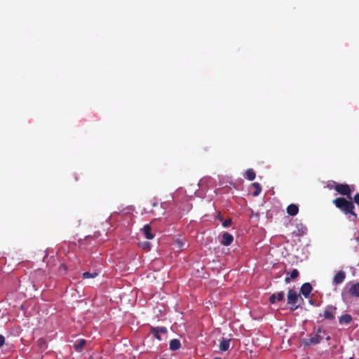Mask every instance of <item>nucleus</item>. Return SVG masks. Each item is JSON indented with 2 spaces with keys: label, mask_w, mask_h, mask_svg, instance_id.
Returning <instances> with one entry per match:
<instances>
[{
  "label": "nucleus",
  "mask_w": 359,
  "mask_h": 359,
  "mask_svg": "<svg viewBox=\"0 0 359 359\" xmlns=\"http://www.w3.org/2000/svg\"><path fill=\"white\" fill-rule=\"evenodd\" d=\"M302 233H304V231L303 229H302Z\"/></svg>",
  "instance_id": "nucleus-33"
},
{
  "label": "nucleus",
  "mask_w": 359,
  "mask_h": 359,
  "mask_svg": "<svg viewBox=\"0 0 359 359\" xmlns=\"http://www.w3.org/2000/svg\"><path fill=\"white\" fill-rule=\"evenodd\" d=\"M330 339V336H327V337H326V340H327V341H329Z\"/></svg>",
  "instance_id": "nucleus-29"
},
{
  "label": "nucleus",
  "mask_w": 359,
  "mask_h": 359,
  "mask_svg": "<svg viewBox=\"0 0 359 359\" xmlns=\"http://www.w3.org/2000/svg\"><path fill=\"white\" fill-rule=\"evenodd\" d=\"M231 222H232L231 219H229H229H226V220L222 223V225H223V226H224V227H228L229 226H230V225H231Z\"/></svg>",
  "instance_id": "nucleus-24"
},
{
  "label": "nucleus",
  "mask_w": 359,
  "mask_h": 359,
  "mask_svg": "<svg viewBox=\"0 0 359 359\" xmlns=\"http://www.w3.org/2000/svg\"><path fill=\"white\" fill-rule=\"evenodd\" d=\"M245 176H246V178L250 180V181H252L255 179L256 177V173L255 172V170L252 168H250V169H248L245 172Z\"/></svg>",
  "instance_id": "nucleus-19"
},
{
  "label": "nucleus",
  "mask_w": 359,
  "mask_h": 359,
  "mask_svg": "<svg viewBox=\"0 0 359 359\" xmlns=\"http://www.w3.org/2000/svg\"><path fill=\"white\" fill-rule=\"evenodd\" d=\"M284 299V292L280 291L276 295V299L278 301H282Z\"/></svg>",
  "instance_id": "nucleus-22"
},
{
  "label": "nucleus",
  "mask_w": 359,
  "mask_h": 359,
  "mask_svg": "<svg viewBox=\"0 0 359 359\" xmlns=\"http://www.w3.org/2000/svg\"><path fill=\"white\" fill-rule=\"evenodd\" d=\"M352 320L353 318L350 314H344L339 318V323L341 325H348L352 321Z\"/></svg>",
  "instance_id": "nucleus-14"
},
{
  "label": "nucleus",
  "mask_w": 359,
  "mask_h": 359,
  "mask_svg": "<svg viewBox=\"0 0 359 359\" xmlns=\"http://www.w3.org/2000/svg\"><path fill=\"white\" fill-rule=\"evenodd\" d=\"M37 346L41 350L46 349L47 348L46 341L43 338H40L37 341Z\"/></svg>",
  "instance_id": "nucleus-20"
},
{
  "label": "nucleus",
  "mask_w": 359,
  "mask_h": 359,
  "mask_svg": "<svg viewBox=\"0 0 359 359\" xmlns=\"http://www.w3.org/2000/svg\"><path fill=\"white\" fill-rule=\"evenodd\" d=\"M303 302L304 299L301 297L300 294H298L294 289H290L287 293V304L290 306V310L294 311L299 306L297 303Z\"/></svg>",
  "instance_id": "nucleus-2"
},
{
  "label": "nucleus",
  "mask_w": 359,
  "mask_h": 359,
  "mask_svg": "<svg viewBox=\"0 0 359 359\" xmlns=\"http://www.w3.org/2000/svg\"><path fill=\"white\" fill-rule=\"evenodd\" d=\"M157 205H158V203H157V202L154 201V202L152 203V206H153V207H156V206H157Z\"/></svg>",
  "instance_id": "nucleus-28"
},
{
  "label": "nucleus",
  "mask_w": 359,
  "mask_h": 359,
  "mask_svg": "<svg viewBox=\"0 0 359 359\" xmlns=\"http://www.w3.org/2000/svg\"><path fill=\"white\" fill-rule=\"evenodd\" d=\"M326 334V331L322 330L320 327H318L315 333H311L309 335V339H304L302 343L305 346H310L311 345H316L319 344L323 339L324 335Z\"/></svg>",
  "instance_id": "nucleus-3"
},
{
  "label": "nucleus",
  "mask_w": 359,
  "mask_h": 359,
  "mask_svg": "<svg viewBox=\"0 0 359 359\" xmlns=\"http://www.w3.org/2000/svg\"><path fill=\"white\" fill-rule=\"evenodd\" d=\"M335 191L344 196H346V198L351 199V194L352 190L351 189V187L347 184H337L334 186Z\"/></svg>",
  "instance_id": "nucleus-4"
},
{
  "label": "nucleus",
  "mask_w": 359,
  "mask_h": 359,
  "mask_svg": "<svg viewBox=\"0 0 359 359\" xmlns=\"http://www.w3.org/2000/svg\"><path fill=\"white\" fill-rule=\"evenodd\" d=\"M313 287L309 283H304L300 288V293L305 297L308 298L311 292Z\"/></svg>",
  "instance_id": "nucleus-8"
},
{
  "label": "nucleus",
  "mask_w": 359,
  "mask_h": 359,
  "mask_svg": "<svg viewBox=\"0 0 359 359\" xmlns=\"http://www.w3.org/2000/svg\"><path fill=\"white\" fill-rule=\"evenodd\" d=\"M175 244L180 249H182L184 247V243L182 241L179 240V239L175 241Z\"/></svg>",
  "instance_id": "nucleus-25"
},
{
  "label": "nucleus",
  "mask_w": 359,
  "mask_h": 359,
  "mask_svg": "<svg viewBox=\"0 0 359 359\" xmlns=\"http://www.w3.org/2000/svg\"><path fill=\"white\" fill-rule=\"evenodd\" d=\"M142 231L146 238L151 240L154 238V235L151 233V228L149 224H145L142 228Z\"/></svg>",
  "instance_id": "nucleus-11"
},
{
  "label": "nucleus",
  "mask_w": 359,
  "mask_h": 359,
  "mask_svg": "<svg viewBox=\"0 0 359 359\" xmlns=\"http://www.w3.org/2000/svg\"><path fill=\"white\" fill-rule=\"evenodd\" d=\"M276 294H272L269 297V302L271 304H274L276 303Z\"/></svg>",
  "instance_id": "nucleus-23"
},
{
  "label": "nucleus",
  "mask_w": 359,
  "mask_h": 359,
  "mask_svg": "<svg viewBox=\"0 0 359 359\" xmlns=\"http://www.w3.org/2000/svg\"><path fill=\"white\" fill-rule=\"evenodd\" d=\"M252 187L255 189V191L252 192L253 196H257L262 191V187L258 182H253L252 184Z\"/></svg>",
  "instance_id": "nucleus-18"
},
{
  "label": "nucleus",
  "mask_w": 359,
  "mask_h": 359,
  "mask_svg": "<svg viewBox=\"0 0 359 359\" xmlns=\"http://www.w3.org/2000/svg\"><path fill=\"white\" fill-rule=\"evenodd\" d=\"M213 359H222V358H220V357H215Z\"/></svg>",
  "instance_id": "nucleus-32"
},
{
  "label": "nucleus",
  "mask_w": 359,
  "mask_h": 359,
  "mask_svg": "<svg viewBox=\"0 0 359 359\" xmlns=\"http://www.w3.org/2000/svg\"><path fill=\"white\" fill-rule=\"evenodd\" d=\"M233 241V237L230 233L225 232L222 234L221 243L224 246H228Z\"/></svg>",
  "instance_id": "nucleus-9"
},
{
  "label": "nucleus",
  "mask_w": 359,
  "mask_h": 359,
  "mask_svg": "<svg viewBox=\"0 0 359 359\" xmlns=\"http://www.w3.org/2000/svg\"><path fill=\"white\" fill-rule=\"evenodd\" d=\"M149 243H145L144 247H147V246H149Z\"/></svg>",
  "instance_id": "nucleus-31"
},
{
  "label": "nucleus",
  "mask_w": 359,
  "mask_h": 359,
  "mask_svg": "<svg viewBox=\"0 0 359 359\" xmlns=\"http://www.w3.org/2000/svg\"><path fill=\"white\" fill-rule=\"evenodd\" d=\"M287 274H290V276H287L285 278V283H289L292 280H294L299 276V272L297 269H293L290 273L286 272Z\"/></svg>",
  "instance_id": "nucleus-10"
},
{
  "label": "nucleus",
  "mask_w": 359,
  "mask_h": 359,
  "mask_svg": "<svg viewBox=\"0 0 359 359\" xmlns=\"http://www.w3.org/2000/svg\"><path fill=\"white\" fill-rule=\"evenodd\" d=\"M5 343V338L3 335L0 334V347H1Z\"/></svg>",
  "instance_id": "nucleus-27"
},
{
  "label": "nucleus",
  "mask_w": 359,
  "mask_h": 359,
  "mask_svg": "<svg viewBox=\"0 0 359 359\" xmlns=\"http://www.w3.org/2000/svg\"><path fill=\"white\" fill-rule=\"evenodd\" d=\"M86 344V341L83 339H79L74 344V348L77 352H81Z\"/></svg>",
  "instance_id": "nucleus-15"
},
{
  "label": "nucleus",
  "mask_w": 359,
  "mask_h": 359,
  "mask_svg": "<svg viewBox=\"0 0 359 359\" xmlns=\"http://www.w3.org/2000/svg\"><path fill=\"white\" fill-rule=\"evenodd\" d=\"M151 332L156 339L158 340H161L160 334H166L167 328L165 327H152L151 328Z\"/></svg>",
  "instance_id": "nucleus-6"
},
{
  "label": "nucleus",
  "mask_w": 359,
  "mask_h": 359,
  "mask_svg": "<svg viewBox=\"0 0 359 359\" xmlns=\"http://www.w3.org/2000/svg\"><path fill=\"white\" fill-rule=\"evenodd\" d=\"M336 311V306L332 305H328L325 308L323 316L326 320H332L335 318ZM320 316H321L322 314L320 313Z\"/></svg>",
  "instance_id": "nucleus-5"
},
{
  "label": "nucleus",
  "mask_w": 359,
  "mask_h": 359,
  "mask_svg": "<svg viewBox=\"0 0 359 359\" xmlns=\"http://www.w3.org/2000/svg\"><path fill=\"white\" fill-rule=\"evenodd\" d=\"M349 294L355 297H359V283H353L348 289Z\"/></svg>",
  "instance_id": "nucleus-12"
},
{
  "label": "nucleus",
  "mask_w": 359,
  "mask_h": 359,
  "mask_svg": "<svg viewBox=\"0 0 359 359\" xmlns=\"http://www.w3.org/2000/svg\"><path fill=\"white\" fill-rule=\"evenodd\" d=\"M149 243H145L144 247H147V246H149Z\"/></svg>",
  "instance_id": "nucleus-30"
},
{
  "label": "nucleus",
  "mask_w": 359,
  "mask_h": 359,
  "mask_svg": "<svg viewBox=\"0 0 359 359\" xmlns=\"http://www.w3.org/2000/svg\"><path fill=\"white\" fill-rule=\"evenodd\" d=\"M332 203L345 215H351L354 218L357 217V214L354 212L355 205L353 202L344 197H339L334 199Z\"/></svg>",
  "instance_id": "nucleus-1"
},
{
  "label": "nucleus",
  "mask_w": 359,
  "mask_h": 359,
  "mask_svg": "<svg viewBox=\"0 0 359 359\" xmlns=\"http://www.w3.org/2000/svg\"><path fill=\"white\" fill-rule=\"evenodd\" d=\"M170 349L171 351H177L179 350L181 347L180 341L177 339H173L170 341Z\"/></svg>",
  "instance_id": "nucleus-16"
},
{
  "label": "nucleus",
  "mask_w": 359,
  "mask_h": 359,
  "mask_svg": "<svg viewBox=\"0 0 359 359\" xmlns=\"http://www.w3.org/2000/svg\"><path fill=\"white\" fill-rule=\"evenodd\" d=\"M353 200L354 203H355L359 206V193L356 194L353 198Z\"/></svg>",
  "instance_id": "nucleus-26"
},
{
  "label": "nucleus",
  "mask_w": 359,
  "mask_h": 359,
  "mask_svg": "<svg viewBox=\"0 0 359 359\" xmlns=\"http://www.w3.org/2000/svg\"><path fill=\"white\" fill-rule=\"evenodd\" d=\"M346 278V273L344 271H338L333 278L332 283L338 285L344 282Z\"/></svg>",
  "instance_id": "nucleus-7"
},
{
  "label": "nucleus",
  "mask_w": 359,
  "mask_h": 359,
  "mask_svg": "<svg viewBox=\"0 0 359 359\" xmlns=\"http://www.w3.org/2000/svg\"><path fill=\"white\" fill-rule=\"evenodd\" d=\"M98 275V273L97 272H93V273H90V272H84L83 274H82V276L84 279H88V278H95Z\"/></svg>",
  "instance_id": "nucleus-21"
},
{
  "label": "nucleus",
  "mask_w": 359,
  "mask_h": 359,
  "mask_svg": "<svg viewBox=\"0 0 359 359\" xmlns=\"http://www.w3.org/2000/svg\"><path fill=\"white\" fill-rule=\"evenodd\" d=\"M231 339H222L219 344V349L226 351L229 348Z\"/></svg>",
  "instance_id": "nucleus-17"
},
{
  "label": "nucleus",
  "mask_w": 359,
  "mask_h": 359,
  "mask_svg": "<svg viewBox=\"0 0 359 359\" xmlns=\"http://www.w3.org/2000/svg\"><path fill=\"white\" fill-rule=\"evenodd\" d=\"M299 212V207L295 204H290L287 208V213L290 216H295Z\"/></svg>",
  "instance_id": "nucleus-13"
}]
</instances>
